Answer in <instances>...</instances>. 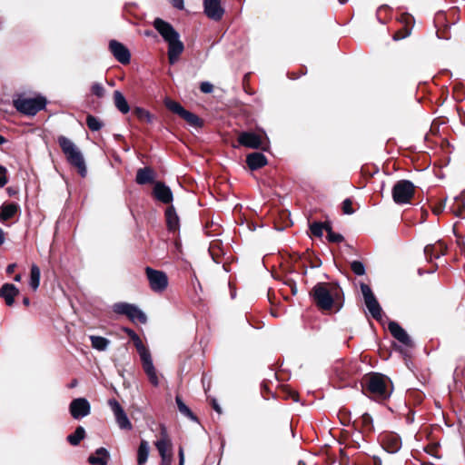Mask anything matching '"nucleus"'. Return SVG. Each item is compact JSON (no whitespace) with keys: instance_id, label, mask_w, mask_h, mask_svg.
<instances>
[{"instance_id":"f257e3e1","label":"nucleus","mask_w":465,"mask_h":465,"mask_svg":"<svg viewBox=\"0 0 465 465\" xmlns=\"http://www.w3.org/2000/svg\"><path fill=\"white\" fill-rule=\"evenodd\" d=\"M153 26L168 43V58L170 64H173L184 49L183 44L179 39V34L169 23L161 18L154 20Z\"/></svg>"},{"instance_id":"f03ea898","label":"nucleus","mask_w":465,"mask_h":465,"mask_svg":"<svg viewBox=\"0 0 465 465\" xmlns=\"http://www.w3.org/2000/svg\"><path fill=\"white\" fill-rule=\"evenodd\" d=\"M58 143L70 164L77 168L81 176H85L87 172L85 162L79 148L65 136H60Z\"/></svg>"},{"instance_id":"7ed1b4c3","label":"nucleus","mask_w":465,"mask_h":465,"mask_svg":"<svg viewBox=\"0 0 465 465\" xmlns=\"http://www.w3.org/2000/svg\"><path fill=\"white\" fill-rule=\"evenodd\" d=\"M361 386L363 394L374 400H384L391 393L386 380H367Z\"/></svg>"},{"instance_id":"20e7f679","label":"nucleus","mask_w":465,"mask_h":465,"mask_svg":"<svg viewBox=\"0 0 465 465\" xmlns=\"http://www.w3.org/2000/svg\"><path fill=\"white\" fill-rule=\"evenodd\" d=\"M113 311L121 315H125L133 322L146 323L145 313L136 305L127 302H117L113 306Z\"/></svg>"},{"instance_id":"39448f33","label":"nucleus","mask_w":465,"mask_h":465,"mask_svg":"<svg viewBox=\"0 0 465 465\" xmlns=\"http://www.w3.org/2000/svg\"><path fill=\"white\" fill-rule=\"evenodd\" d=\"M414 185L408 180L398 181L392 188L393 201L398 204H404L411 201L414 195Z\"/></svg>"},{"instance_id":"423d86ee","label":"nucleus","mask_w":465,"mask_h":465,"mask_svg":"<svg viewBox=\"0 0 465 465\" xmlns=\"http://www.w3.org/2000/svg\"><path fill=\"white\" fill-rule=\"evenodd\" d=\"M132 341H134L136 350L140 355L143 370L147 374L148 378H156L155 370L153 364L149 350L143 345L142 340L137 334L134 337H132Z\"/></svg>"},{"instance_id":"0eeeda50","label":"nucleus","mask_w":465,"mask_h":465,"mask_svg":"<svg viewBox=\"0 0 465 465\" xmlns=\"http://www.w3.org/2000/svg\"><path fill=\"white\" fill-rule=\"evenodd\" d=\"M132 341H134L136 350L140 355L143 370L147 374L148 378H156L155 370L153 364L149 350L143 345L142 340L137 334L134 337H132Z\"/></svg>"},{"instance_id":"6e6552de","label":"nucleus","mask_w":465,"mask_h":465,"mask_svg":"<svg viewBox=\"0 0 465 465\" xmlns=\"http://www.w3.org/2000/svg\"><path fill=\"white\" fill-rule=\"evenodd\" d=\"M145 273L150 288L154 292H163L168 286V277L164 272L146 267Z\"/></svg>"},{"instance_id":"1a4fd4ad","label":"nucleus","mask_w":465,"mask_h":465,"mask_svg":"<svg viewBox=\"0 0 465 465\" xmlns=\"http://www.w3.org/2000/svg\"><path fill=\"white\" fill-rule=\"evenodd\" d=\"M361 293L364 298L365 305L371 314V316L376 320H381L382 317V309L378 302L376 297L374 296L371 289L369 285L365 283L361 284Z\"/></svg>"},{"instance_id":"9d476101","label":"nucleus","mask_w":465,"mask_h":465,"mask_svg":"<svg viewBox=\"0 0 465 465\" xmlns=\"http://www.w3.org/2000/svg\"><path fill=\"white\" fill-rule=\"evenodd\" d=\"M312 295L318 307L329 310L332 307L333 299L324 283L316 284L312 290Z\"/></svg>"},{"instance_id":"9b49d317","label":"nucleus","mask_w":465,"mask_h":465,"mask_svg":"<svg viewBox=\"0 0 465 465\" xmlns=\"http://www.w3.org/2000/svg\"><path fill=\"white\" fill-rule=\"evenodd\" d=\"M108 405L114 415L116 423L119 426V428L122 430H131L132 423L129 420L126 413L124 412L120 403L115 399H110L108 401Z\"/></svg>"},{"instance_id":"f8f14e48","label":"nucleus","mask_w":465,"mask_h":465,"mask_svg":"<svg viewBox=\"0 0 465 465\" xmlns=\"http://www.w3.org/2000/svg\"><path fill=\"white\" fill-rule=\"evenodd\" d=\"M70 413L75 420H80L90 414L91 406L84 398L74 399L69 406Z\"/></svg>"},{"instance_id":"ddd939ff","label":"nucleus","mask_w":465,"mask_h":465,"mask_svg":"<svg viewBox=\"0 0 465 465\" xmlns=\"http://www.w3.org/2000/svg\"><path fill=\"white\" fill-rule=\"evenodd\" d=\"M109 50L114 57L121 64H127L131 60V54L126 46L116 40L109 42Z\"/></svg>"},{"instance_id":"4468645a","label":"nucleus","mask_w":465,"mask_h":465,"mask_svg":"<svg viewBox=\"0 0 465 465\" xmlns=\"http://www.w3.org/2000/svg\"><path fill=\"white\" fill-rule=\"evenodd\" d=\"M399 22L402 25V27L393 35L395 41L404 39L411 34L414 18L409 14H402L399 18Z\"/></svg>"},{"instance_id":"2eb2a0df","label":"nucleus","mask_w":465,"mask_h":465,"mask_svg":"<svg viewBox=\"0 0 465 465\" xmlns=\"http://www.w3.org/2000/svg\"><path fill=\"white\" fill-rule=\"evenodd\" d=\"M205 15L214 21L222 19L224 9L221 5V0H203Z\"/></svg>"},{"instance_id":"dca6fc26","label":"nucleus","mask_w":465,"mask_h":465,"mask_svg":"<svg viewBox=\"0 0 465 465\" xmlns=\"http://www.w3.org/2000/svg\"><path fill=\"white\" fill-rule=\"evenodd\" d=\"M238 142L241 145H243L252 149H258L262 146V137L252 132H242L238 136Z\"/></svg>"},{"instance_id":"f3484780","label":"nucleus","mask_w":465,"mask_h":465,"mask_svg":"<svg viewBox=\"0 0 465 465\" xmlns=\"http://www.w3.org/2000/svg\"><path fill=\"white\" fill-rule=\"evenodd\" d=\"M446 245L444 242L439 241L434 244H428L424 248V254L428 261L438 259L440 256L444 255L446 252Z\"/></svg>"},{"instance_id":"a211bd4d","label":"nucleus","mask_w":465,"mask_h":465,"mask_svg":"<svg viewBox=\"0 0 465 465\" xmlns=\"http://www.w3.org/2000/svg\"><path fill=\"white\" fill-rule=\"evenodd\" d=\"M155 198L163 203H170L173 201V193L171 189L163 183H156L153 188Z\"/></svg>"},{"instance_id":"6ab92c4d","label":"nucleus","mask_w":465,"mask_h":465,"mask_svg":"<svg viewBox=\"0 0 465 465\" xmlns=\"http://www.w3.org/2000/svg\"><path fill=\"white\" fill-rule=\"evenodd\" d=\"M161 438L155 442V447L161 458L172 455V443L164 429L162 430Z\"/></svg>"},{"instance_id":"aec40b11","label":"nucleus","mask_w":465,"mask_h":465,"mask_svg":"<svg viewBox=\"0 0 465 465\" xmlns=\"http://www.w3.org/2000/svg\"><path fill=\"white\" fill-rule=\"evenodd\" d=\"M18 293V289L13 283H5L0 288V297L5 300L8 306L13 305L15 297L17 296Z\"/></svg>"},{"instance_id":"412c9836","label":"nucleus","mask_w":465,"mask_h":465,"mask_svg":"<svg viewBox=\"0 0 465 465\" xmlns=\"http://www.w3.org/2000/svg\"><path fill=\"white\" fill-rule=\"evenodd\" d=\"M388 329L391 331V335L397 339L400 342L409 345L411 343V339L408 333L402 329L399 323L395 322H391L388 325Z\"/></svg>"},{"instance_id":"4be33fe9","label":"nucleus","mask_w":465,"mask_h":465,"mask_svg":"<svg viewBox=\"0 0 465 465\" xmlns=\"http://www.w3.org/2000/svg\"><path fill=\"white\" fill-rule=\"evenodd\" d=\"M450 212L457 217H465V190L460 195L453 198V203L450 206Z\"/></svg>"},{"instance_id":"5701e85b","label":"nucleus","mask_w":465,"mask_h":465,"mask_svg":"<svg viewBox=\"0 0 465 465\" xmlns=\"http://www.w3.org/2000/svg\"><path fill=\"white\" fill-rule=\"evenodd\" d=\"M246 163L250 169L257 170L266 165L267 159L262 153H252L247 155Z\"/></svg>"},{"instance_id":"b1692460","label":"nucleus","mask_w":465,"mask_h":465,"mask_svg":"<svg viewBox=\"0 0 465 465\" xmlns=\"http://www.w3.org/2000/svg\"><path fill=\"white\" fill-rule=\"evenodd\" d=\"M109 460V452L104 448H99L95 453L90 455L88 461L92 465H107Z\"/></svg>"},{"instance_id":"393cba45","label":"nucleus","mask_w":465,"mask_h":465,"mask_svg":"<svg viewBox=\"0 0 465 465\" xmlns=\"http://www.w3.org/2000/svg\"><path fill=\"white\" fill-rule=\"evenodd\" d=\"M18 211V205L15 203H4L0 207V221L6 222L12 219Z\"/></svg>"},{"instance_id":"a878e982","label":"nucleus","mask_w":465,"mask_h":465,"mask_svg":"<svg viewBox=\"0 0 465 465\" xmlns=\"http://www.w3.org/2000/svg\"><path fill=\"white\" fill-rule=\"evenodd\" d=\"M47 104V100L41 94L31 96V116L36 114L39 111L44 110Z\"/></svg>"},{"instance_id":"bb28decb","label":"nucleus","mask_w":465,"mask_h":465,"mask_svg":"<svg viewBox=\"0 0 465 465\" xmlns=\"http://www.w3.org/2000/svg\"><path fill=\"white\" fill-rule=\"evenodd\" d=\"M114 103L115 107L122 113V114H127L130 111L129 104L124 96V94L116 90L114 92Z\"/></svg>"},{"instance_id":"cd10ccee","label":"nucleus","mask_w":465,"mask_h":465,"mask_svg":"<svg viewBox=\"0 0 465 465\" xmlns=\"http://www.w3.org/2000/svg\"><path fill=\"white\" fill-rule=\"evenodd\" d=\"M153 179V171L149 167L141 168L136 173V183L145 184L151 183Z\"/></svg>"},{"instance_id":"c85d7f7f","label":"nucleus","mask_w":465,"mask_h":465,"mask_svg":"<svg viewBox=\"0 0 465 465\" xmlns=\"http://www.w3.org/2000/svg\"><path fill=\"white\" fill-rule=\"evenodd\" d=\"M167 225L170 230H176L179 227V218L173 206L167 208L165 212Z\"/></svg>"},{"instance_id":"c756f323","label":"nucleus","mask_w":465,"mask_h":465,"mask_svg":"<svg viewBox=\"0 0 465 465\" xmlns=\"http://www.w3.org/2000/svg\"><path fill=\"white\" fill-rule=\"evenodd\" d=\"M150 447L146 440H142L137 451V463L143 465L148 459Z\"/></svg>"},{"instance_id":"7c9ffc66","label":"nucleus","mask_w":465,"mask_h":465,"mask_svg":"<svg viewBox=\"0 0 465 465\" xmlns=\"http://www.w3.org/2000/svg\"><path fill=\"white\" fill-rule=\"evenodd\" d=\"M90 341L92 347L100 351H105L110 343L108 339L95 335L90 336Z\"/></svg>"},{"instance_id":"2f4dec72","label":"nucleus","mask_w":465,"mask_h":465,"mask_svg":"<svg viewBox=\"0 0 465 465\" xmlns=\"http://www.w3.org/2000/svg\"><path fill=\"white\" fill-rule=\"evenodd\" d=\"M175 401H176L177 408H178L179 411L183 416L187 417L191 420H194V421L197 420V418L195 417V415L193 413V411L190 410V408L186 406V404L183 401V400L180 396H178V395L176 396Z\"/></svg>"},{"instance_id":"473e14b6","label":"nucleus","mask_w":465,"mask_h":465,"mask_svg":"<svg viewBox=\"0 0 465 465\" xmlns=\"http://www.w3.org/2000/svg\"><path fill=\"white\" fill-rule=\"evenodd\" d=\"M85 437V430L82 426H78L74 433L67 436L68 442L76 446L80 443L82 440Z\"/></svg>"},{"instance_id":"72a5a7b5","label":"nucleus","mask_w":465,"mask_h":465,"mask_svg":"<svg viewBox=\"0 0 465 465\" xmlns=\"http://www.w3.org/2000/svg\"><path fill=\"white\" fill-rule=\"evenodd\" d=\"M13 103L18 112L29 115V98H21L19 96L17 99H14Z\"/></svg>"},{"instance_id":"f704fd0d","label":"nucleus","mask_w":465,"mask_h":465,"mask_svg":"<svg viewBox=\"0 0 465 465\" xmlns=\"http://www.w3.org/2000/svg\"><path fill=\"white\" fill-rule=\"evenodd\" d=\"M165 106L172 111L173 113L178 114L179 116H182V114H185V109L177 102L166 99L164 101Z\"/></svg>"},{"instance_id":"c9c22d12","label":"nucleus","mask_w":465,"mask_h":465,"mask_svg":"<svg viewBox=\"0 0 465 465\" xmlns=\"http://www.w3.org/2000/svg\"><path fill=\"white\" fill-rule=\"evenodd\" d=\"M181 117L184 119L191 126L200 127L202 124L201 119L196 114L187 110L185 111V114H182Z\"/></svg>"},{"instance_id":"e433bc0d","label":"nucleus","mask_w":465,"mask_h":465,"mask_svg":"<svg viewBox=\"0 0 465 465\" xmlns=\"http://www.w3.org/2000/svg\"><path fill=\"white\" fill-rule=\"evenodd\" d=\"M134 114L136 115V117L139 120L146 121L147 123L153 122V115L150 114L149 111L142 108V107H135L134 110Z\"/></svg>"},{"instance_id":"4c0bfd02","label":"nucleus","mask_w":465,"mask_h":465,"mask_svg":"<svg viewBox=\"0 0 465 465\" xmlns=\"http://www.w3.org/2000/svg\"><path fill=\"white\" fill-rule=\"evenodd\" d=\"M40 282V270L37 266H31V289L36 290Z\"/></svg>"},{"instance_id":"58836bf2","label":"nucleus","mask_w":465,"mask_h":465,"mask_svg":"<svg viewBox=\"0 0 465 465\" xmlns=\"http://www.w3.org/2000/svg\"><path fill=\"white\" fill-rule=\"evenodd\" d=\"M330 226L329 224H324L322 223H314L311 224L310 230L312 234L317 237H321L323 234V231H326V227Z\"/></svg>"},{"instance_id":"ea45409f","label":"nucleus","mask_w":465,"mask_h":465,"mask_svg":"<svg viewBox=\"0 0 465 465\" xmlns=\"http://www.w3.org/2000/svg\"><path fill=\"white\" fill-rule=\"evenodd\" d=\"M86 124L92 131H99L103 125L101 121L93 115H88L86 117Z\"/></svg>"},{"instance_id":"a19ab883","label":"nucleus","mask_w":465,"mask_h":465,"mask_svg":"<svg viewBox=\"0 0 465 465\" xmlns=\"http://www.w3.org/2000/svg\"><path fill=\"white\" fill-rule=\"evenodd\" d=\"M351 271L356 274V275H363L365 273V267L363 265V263L360 261H353L351 263Z\"/></svg>"},{"instance_id":"79ce46f5","label":"nucleus","mask_w":465,"mask_h":465,"mask_svg":"<svg viewBox=\"0 0 465 465\" xmlns=\"http://www.w3.org/2000/svg\"><path fill=\"white\" fill-rule=\"evenodd\" d=\"M326 232L328 233V239L332 242H341L343 240V237L340 233L333 232L331 225L326 227Z\"/></svg>"},{"instance_id":"37998d69","label":"nucleus","mask_w":465,"mask_h":465,"mask_svg":"<svg viewBox=\"0 0 465 465\" xmlns=\"http://www.w3.org/2000/svg\"><path fill=\"white\" fill-rule=\"evenodd\" d=\"M361 421L365 430H372V418L369 413L362 414V416L361 417Z\"/></svg>"},{"instance_id":"c03bdc74","label":"nucleus","mask_w":465,"mask_h":465,"mask_svg":"<svg viewBox=\"0 0 465 465\" xmlns=\"http://www.w3.org/2000/svg\"><path fill=\"white\" fill-rule=\"evenodd\" d=\"M446 201L447 199L444 198L442 199L441 201H440L439 203H435L433 206H432V212L436 214V215H439L440 213H442L444 207H445V204H446Z\"/></svg>"},{"instance_id":"a18cd8bd","label":"nucleus","mask_w":465,"mask_h":465,"mask_svg":"<svg viewBox=\"0 0 465 465\" xmlns=\"http://www.w3.org/2000/svg\"><path fill=\"white\" fill-rule=\"evenodd\" d=\"M92 93L97 97H102L104 94V89L101 84L95 83L92 85Z\"/></svg>"},{"instance_id":"49530a36","label":"nucleus","mask_w":465,"mask_h":465,"mask_svg":"<svg viewBox=\"0 0 465 465\" xmlns=\"http://www.w3.org/2000/svg\"><path fill=\"white\" fill-rule=\"evenodd\" d=\"M352 203L350 199H345L342 202V211L345 214H351L353 213L354 210L352 208Z\"/></svg>"},{"instance_id":"de8ad7c7","label":"nucleus","mask_w":465,"mask_h":465,"mask_svg":"<svg viewBox=\"0 0 465 465\" xmlns=\"http://www.w3.org/2000/svg\"><path fill=\"white\" fill-rule=\"evenodd\" d=\"M6 173V168L0 165V187H4L8 182Z\"/></svg>"},{"instance_id":"09e8293b","label":"nucleus","mask_w":465,"mask_h":465,"mask_svg":"<svg viewBox=\"0 0 465 465\" xmlns=\"http://www.w3.org/2000/svg\"><path fill=\"white\" fill-rule=\"evenodd\" d=\"M200 90L204 94H210L213 90V85L209 82H203L200 85Z\"/></svg>"},{"instance_id":"8fccbe9b","label":"nucleus","mask_w":465,"mask_h":465,"mask_svg":"<svg viewBox=\"0 0 465 465\" xmlns=\"http://www.w3.org/2000/svg\"><path fill=\"white\" fill-rule=\"evenodd\" d=\"M173 5L180 10L183 9V0H171Z\"/></svg>"},{"instance_id":"3c124183","label":"nucleus","mask_w":465,"mask_h":465,"mask_svg":"<svg viewBox=\"0 0 465 465\" xmlns=\"http://www.w3.org/2000/svg\"><path fill=\"white\" fill-rule=\"evenodd\" d=\"M179 465H184V450L183 447L179 448Z\"/></svg>"},{"instance_id":"603ef678","label":"nucleus","mask_w":465,"mask_h":465,"mask_svg":"<svg viewBox=\"0 0 465 465\" xmlns=\"http://www.w3.org/2000/svg\"><path fill=\"white\" fill-rule=\"evenodd\" d=\"M15 268H16V264L15 263L9 264L7 266V268H6V274L7 275H12L15 272Z\"/></svg>"},{"instance_id":"864d4df0","label":"nucleus","mask_w":465,"mask_h":465,"mask_svg":"<svg viewBox=\"0 0 465 465\" xmlns=\"http://www.w3.org/2000/svg\"><path fill=\"white\" fill-rule=\"evenodd\" d=\"M212 405L217 413H219V414L222 413V409H221L220 405L217 403L215 399L212 400Z\"/></svg>"},{"instance_id":"5fc2aeb1","label":"nucleus","mask_w":465,"mask_h":465,"mask_svg":"<svg viewBox=\"0 0 465 465\" xmlns=\"http://www.w3.org/2000/svg\"><path fill=\"white\" fill-rule=\"evenodd\" d=\"M172 457L173 455L161 458L162 459V465H172Z\"/></svg>"},{"instance_id":"6e6d98bb","label":"nucleus","mask_w":465,"mask_h":465,"mask_svg":"<svg viewBox=\"0 0 465 465\" xmlns=\"http://www.w3.org/2000/svg\"><path fill=\"white\" fill-rule=\"evenodd\" d=\"M123 331L132 339V337H134L136 333L130 328L124 327Z\"/></svg>"},{"instance_id":"4d7b16f0","label":"nucleus","mask_w":465,"mask_h":465,"mask_svg":"<svg viewBox=\"0 0 465 465\" xmlns=\"http://www.w3.org/2000/svg\"><path fill=\"white\" fill-rule=\"evenodd\" d=\"M364 378H380V379H382V378H388V377L383 375V374H380V373H371V374H369V375L365 376Z\"/></svg>"},{"instance_id":"13d9d810","label":"nucleus","mask_w":465,"mask_h":465,"mask_svg":"<svg viewBox=\"0 0 465 465\" xmlns=\"http://www.w3.org/2000/svg\"><path fill=\"white\" fill-rule=\"evenodd\" d=\"M290 397L294 401H298V394L295 391H290Z\"/></svg>"},{"instance_id":"bf43d9fd","label":"nucleus","mask_w":465,"mask_h":465,"mask_svg":"<svg viewBox=\"0 0 465 465\" xmlns=\"http://www.w3.org/2000/svg\"><path fill=\"white\" fill-rule=\"evenodd\" d=\"M5 242V233L4 231L0 228V245Z\"/></svg>"},{"instance_id":"052dcab7","label":"nucleus","mask_w":465,"mask_h":465,"mask_svg":"<svg viewBox=\"0 0 465 465\" xmlns=\"http://www.w3.org/2000/svg\"><path fill=\"white\" fill-rule=\"evenodd\" d=\"M23 303H24L25 306H29V297H27V296L24 297V299H23Z\"/></svg>"},{"instance_id":"680f3d73","label":"nucleus","mask_w":465,"mask_h":465,"mask_svg":"<svg viewBox=\"0 0 465 465\" xmlns=\"http://www.w3.org/2000/svg\"><path fill=\"white\" fill-rule=\"evenodd\" d=\"M6 141L7 140L3 135L0 134V145L5 143Z\"/></svg>"},{"instance_id":"e2e57ef3","label":"nucleus","mask_w":465,"mask_h":465,"mask_svg":"<svg viewBox=\"0 0 465 465\" xmlns=\"http://www.w3.org/2000/svg\"><path fill=\"white\" fill-rule=\"evenodd\" d=\"M14 280H15V282H19V281H21V274H20V273L16 274V275L15 276Z\"/></svg>"},{"instance_id":"0e129e2a","label":"nucleus","mask_w":465,"mask_h":465,"mask_svg":"<svg viewBox=\"0 0 465 465\" xmlns=\"http://www.w3.org/2000/svg\"><path fill=\"white\" fill-rule=\"evenodd\" d=\"M153 385H154V386H157V385H158V380H153Z\"/></svg>"},{"instance_id":"69168bd1","label":"nucleus","mask_w":465,"mask_h":465,"mask_svg":"<svg viewBox=\"0 0 465 465\" xmlns=\"http://www.w3.org/2000/svg\"><path fill=\"white\" fill-rule=\"evenodd\" d=\"M339 2H340L341 5H343V4L347 3V2H348V0H339Z\"/></svg>"},{"instance_id":"338daca9","label":"nucleus","mask_w":465,"mask_h":465,"mask_svg":"<svg viewBox=\"0 0 465 465\" xmlns=\"http://www.w3.org/2000/svg\"><path fill=\"white\" fill-rule=\"evenodd\" d=\"M75 385H76V384H75V382H72V383L69 385V387H70V388H74Z\"/></svg>"},{"instance_id":"774afa93","label":"nucleus","mask_w":465,"mask_h":465,"mask_svg":"<svg viewBox=\"0 0 465 465\" xmlns=\"http://www.w3.org/2000/svg\"><path fill=\"white\" fill-rule=\"evenodd\" d=\"M374 465H381V461H375Z\"/></svg>"}]
</instances>
